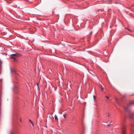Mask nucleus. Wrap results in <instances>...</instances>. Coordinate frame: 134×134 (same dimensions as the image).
Here are the masks:
<instances>
[{
  "mask_svg": "<svg viewBox=\"0 0 134 134\" xmlns=\"http://www.w3.org/2000/svg\"><path fill=\"white\" fill-rule=\"evenodd\" d=\"M11 71L12 73H14L15 74L16 73V70L14 69H11Z\"/></svg>",
  "mask_w": 134,
  "mask_h": 134,
  "instance_id": "7ed1b4c3",
  "label": "nucleus"
},
{
  "mask_svg": "<svg viewBox=\"0 0 134 134\" xmlns=\"http://www.w3.org/2000/svg\"><path fill=\"white\" fill-rule=\"evenodd\" d=\"M20 121L21 122H22V120L21 119H20Z\"/></svg>",
  "mask_w": 134,
  "mask_h": 134,
  "instance_id": "f3484780",
  "label": "nucleus"
},
{
  "mask_svg": "<svg viewBox=\"0 0 134 134\" xmlns=\"http://www.w3.org/2000/svg\"><path fill=\"white\" fill-rule=\"evenodd\" d=\"M29 122H30L31 123V124H32V126H34V124L33 122H32V121L30 119H29Z\"/></svg>",
  "mask_w": 134,
  "mask_h": 134,
  "instance_id": "39448f33",
  "label": "nucleus"
},
{
  "mask_svg": "<svg viewBox=\"0 0 134 134\" xmlns=\"http://www.w3.org/2000/svg\"><path fill=\"white\" fill-rule=\"evenodd\" d=\"M93 98H94V99H95V98H96V96H95L94 95V96H93Z\"/></svg>",
  "mask_w": 134,
  "mask_h": 134,
  "instance_id": "1a4fd4ad",
  "label": "nucleus"
},
{
  "mask_svg": "<svg viewBox=\"0 0 134 134\" xmlns=\"http://www.w3.org/2000/svg\"><path fill=\"white\" fill-rule=\"evenodd\" d=\"M54 117L55 120H57L58 119L56 115H55Z\"/></svg>",
  "mask_w": 134,
  "mask_h": 134,
  "instance_id": "423d86ee",
  "label": "nucleus"
},
{
  "mask_svg": "<svg viewBox=\"0 0 134 134\" xmlns=\"http://www.w3.org/2000/svg\"><path fill=\"white\" fill-rule=\"evenodd\" d=\"M129 116L130 118L132 119L133 118V116L131 115V114Z\"/></svg>",
  "mask_w": 134,
  "mask_h": 134,
  "instance_id": "0eeeda50",
  "label": "nucleus"
},
{
  "mask_svg": "<svg viewBox=\"0 0 134 134\" xmlns=\"http://www.w3.org/2000/svg\"><path fill=\"white\" fill-rule=\"evenodd\" d=\"M1 64H2V62H1Z\"/></svg>",
  "mask_w": 134,
  "mask_h": 134,
  "instance_id": "6ab92c4d",
  "label": "nucleus"
},
{
  "mask_svg": "<svg viewBox=\"0 0 134 134\" xmlns=\"http://www.w3.org/2000/svg\"><path fill=\"white\" fill-rule=\"evenodd\" d=\"M11 58L13 59L15 61H16V57L19 56V54L18 53L14 54L11 55Z\"/></svg>",
  "mask_w": 134,
  "mask_h": 134,
  "instance_id": "f03ea898",
  "label": "nucleus"
},
{
  "mask_svg": "<svg viewBox=\"0 0 134 134\" xmlns=\"http://www.w3.org/2000/svg\"><path fill=\"white\" fill-rule=\"evenodd\" d=\"M101 90L102 91H103V87H102V88H101Z\"/></svg>",
  "mask_w": 134,
  "mask_h": 134,
  "instance_id": "f8f14e48",
  "label": "nucleus"
},
{
  "mask_svg": "<svg viewBox=\"0 0 134 134\" xmlns=\"http://www.w3.org/2000/svg\"><path fill=\"white\" fill-rule=\"evenodd\" d=\"M100 87L101 88H102V85H100Z\"/></svg>",
  "mask_w": 134,
  "mask_h": 134,
  "instance_id": "4468645a",
  "label": "nucleus"
},
{
  "mask_svg": "<svg viewBox=\"0 0 134 134\" xmlns=\"http://www.w3.org/2000/svg\"><path fill=\"white\" fill-rule=\"evenodd\" d=\"M10 134H17L15 132L11 131L10 132Z\"/></svg>",
  "mask_w": 134,
  "mask_h": 134,
  "instance_id": "20e7f679",
  "label": "nucleus"
},
{
  "mask_svg": "<svg viewBox=\"0 0 134 134\" xmlns=\"http://www.w3.org/2000/svg\"><path fill=\"white\" fill-rule=\"evenodd\" d=\"M107 114H108V116L109 117L110 116V114L109 113H107Z\"/></svg>",
  "mask_w": 134,
  "mask_h": 134,
  "instance_id": "9b49d317",
  "label": "nucleus"
},
{
  "mask_svg": "<svg viewBox=\"0 0 134 134\" xmlns=\"http://www.w3.org/2000/svg\"><path fill=\"white\" fill-rule=\"evenodd\" d=\"M121 129L122 131V134H125L126 126L125 125L123 124L121 125Z\"/></svg>",
  "mask_w": 134,
  "mask_h": 134,
  "instance_id": "f257e3e1",
  "label": "nucleus"
},
{
  "mask_svg": "<svg viewBox=\"0 0 134 134\" xmlns=\"http://www.w3.org/2000/svg\"><path fill=\"white\" fill-rule=\"evenodd\" d=\"M63 116H64V118H65V117H66V115H65V114H63Z\"/></svg>",
  "mask_w": 134,
  "mask_h": 134,
  "instance_id": "6e6552de",
  "label": "nucleus"
},
{
  "mask_svg": "<svg viewBox=\"0 0 134 134\" xmlns=\"http://www.w3.org/2000/svg\"><path fill=\"white\" fill-rule=\"evenodd\" d=\"M99 11L101 12V10H98V12H99Z\"/></svg>",
  "mask_w": 134,
  "mask_h": 134,
  "instance_id": "2eb2a0df",
  "label": "nucleus"
},
{
  "mask_svg": "<svg viewBox=\"0 0 134 134\" xmlns=\"http://www.w3.org/2000/svg\"><path fill=\"white\" fill-rule=\"evenodd\" d=\"M106 98H107V99H109V98L107 96H106Z\"/></svg>",
  "mask_w": 134,
  "mask_h": 134,
  "instance_id": "9d476101",
  "label": "nucleus"
},
{
  "mask_svg": "<svg viewBox=\"0 0 134 134\" xmlns=\"http://www.w3.org/2000/svg\"><path fill=\"white\" fill-rule=\"evenodd\" d=\"M110 124H109L108 125H107V126H108V127H109V126H110Z\"/></svg>",
  "mask_w": 134,
  "mask_h": 134,
  "instance_id": "ddd939ff",
  "label": "nucleus"
},
{
  "mask_svg": "<svg viewBox=\"0 0 134 134\" xmlns=\"http://www.w3.org/2000/svg\"><path fill=\"white\" fill-rule=\"evenodd\" d=\"M125 109L126 110H127V108H125Z\"/></svg>",
  "mask_w": 134,
  "mask_h": 134,
  "instance_id": "dca6fc26",
  "label": "nucleus"
},
{
  "mask_svg": "<svg viewBox=\"0 0 134 134\" xmlns=\"http://www.w3.org/2000/svg\"><path fill=\"white\" fill-rule=\"evenodd\" d=\"M92 32H91V33H90V34H92Z\"/></svg>",
  "mask_w": 134,
  "mask_h": 134,
  "instance_id": "a211bd4d",
  "label": "nucleus"
}]
</instances>
